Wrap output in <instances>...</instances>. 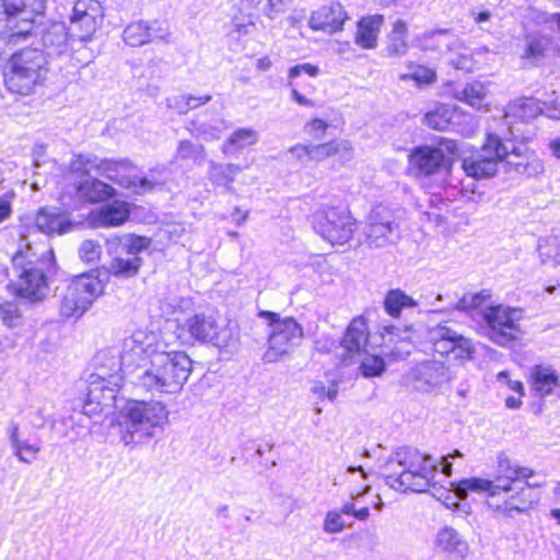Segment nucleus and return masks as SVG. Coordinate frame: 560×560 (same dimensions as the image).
<instances>
[{
  "instance_id": "obj_46",
  "label": "nucleus",
  "mask_w": 560,
  "mask_h": 560,
  "mask_svg": "<svg viewBox=\"0 0 560 560\" xmlns=\"http://www.w3.org/2000/svg\"><path fill=\"white\" fill-rule=\"evenodd\" d=\"M452 34L450 30L440 28L431 32H425L419 38L420 46L424 50L441 51L444 48L450 49Z\"/></svg>"
},
{
  "instance_id": "obj_6",
  "label": "nucleus",
  "mask_w": 560,
  "mask_h": 560,
  "mask_svg": "<svg viewBox=\"0 0 560 560\" xmlns=\"http://www.w3.org/2000/svg\"><path fill=\"white\" fill-rule=\"evenodd\" d=\"M47 72L44 51L31 47L23 48L12 55L4 72V84L11 93L28 95L44 82Z\"/></svg>"
},
{
  "instance_id": "obj_57",
  "label": "nucleus",
  "mask_w": 560,
  "mask_h": 560,
  "mask_svg": "<svg viewBox=\"0 0 560 560\" xmlns=\"http://www.w3.org/2000/svg\"><path fill=\"white\" fill-rule=\"evenodd\" d=\"M538 252L542 264L553 261L555 265H560L556 259L557 257H560V252L557 249L556 238L539 241Z\"/></svg>"
},
{
  "instance_id": "obj_20",
  "label": "nucleus",
  "mask_w": 560,
  "mask_h": 560,
  "mask_svg": "<svg viewBox=\"0 0 560 560\" xmlns=\"http://www.w3.org/2000/svg\"><path fill=\"white\" fill-rule=\"evenodd\" d=\"M539 487V483H530L525 481L524 486L505 493L508 497L502 504H493L488 502V505L493 509L494 513L503 517H514V514L525 513L533 508L537 502V497L534 494L533 489Z\"/></svg>"
},
{
  "instance_id": "obj_47",
  "label": "nucleus",
  "mask_w": 560,
  "mask_h": 560,
  "mask_svg": "<svg viewBox=\"0 0 560 560\" xmlns=\"http://www.w3.org/2000/svg\"><path fill=\"white\" fill-rule=\"evenodd\" d=\"M409 72L401 73L399 80L407 82L412 80L418 86L431 85L436 82V71L432 68L422 65H415L413 62L408 63Z\"/></svg>"
},
{
  "instance_id": "obj_53",
  "label": "nucleus",
  "mask_w": 560,
  "mask_h": 560,
  "mask_svg": "<svg viewBox=\"0 0 560 560\" xmlns=\"http://www.w3.org/2000/svg\"><path fill=\"white\" fill-rule=\"evenodd\" d=\"M0 320L8 328H15L23 324V315L14 302L0 304Z\"/></svg>"
},
{
  "instance_id": "obj_13",
  "label": "nucleus",
  "mask_w": 560,
  "mask_h": 560,
  "mask_svg": "<svg viewBox=\"0 0 560 560\" xmlns=\"http://www.w3.org/2000/svg\"><path fill=\"white\" fill-rule=\"evenodd\" d=\"M363 236L369 248H384L398 243L401 233L396 213L383 205L373 207L366 217Z\"/></svg>"
},
{
  "instance_id": "obj_19",
  "label": "nucleus",
  "mask_w": 560,
  "mask_h": 560,
  "mask_svg": "<svg viewBox=\"0 0 560 560\" xmlns=\"http://www.w3.org/2000/svg\"><path fill=\"white\" fill-rule=\"evenodd\" d=\"M140 336L135 335L126 338L119 357L122 366H125L126 380L135 386H138L140 371L149 365L151 353L155 352L149 349L150 346H144L143 341L139 339Z\"/></svg>"
},
{
  "instance_id": "obj_30",
  "label": "nucleus",
  "mask_w": 560,
  "mask_h": 560,
  "mask_svg": "<svg viewBox=\"0 0 560 560\" xmlns=\"http://www.w3.org/2000/svg\"><path fill=\"white\" fill-rule=\"evenodd\" d=\"M530 384L534 396L544 398L560 386L559 375L550 365L537 364L530 369Z\"/></svg>"
},
{
  "instance_id": "obj_23",
  "label": "nucleus",
  "mask_w": 560,
  "mask_h": 560,
  "mask_svg": "<svg viewBox=\"0 0 560 560\" xmlns=\"http://www.w3.org/2000/svg\"><path fill=\"white\" fill-rule=\"evenodd\" d=\"M95 371L90 374L88 383L107 382L112 385H120L125 376V366L120 359L108 352H98L95 358Z\"/></svg>"
},
{
  "instance_id": "obj_10",
  "label": "nucleus",
  "mask_w": 560,
  "mask_h": 560,
  "mask_svg": "<svg viewBox=\"0 0 560 560\" xmlns=\"http://www.w3.org/2000/svg\"><path fill=\"white\" fill-rule=\"evenodd\" d=\"M104 280L101 271L97 276L82 273L74 277L67 285L60 302V315L66 318L81 317L104 292Z\"/></svg>"
},
{
  "instance_id": "obj_62",
  "label": "nucleus",
  "mask_w": 560,
  "mask_h": 560,
  "mask_svg": "<svg viewBox=\"0 0 560 560\" xmlns=\"http://www.w3.org/2000/svg\"><path fill=\"white\" fill-rule=\"evenodd\" d=\"M306 127L311 128V132H313V137L315 139H322L325 135L326 129L328 128V124L319 118H315L310 121Z\"/></svg>"
},
{
  "instance_id": "obj_33",
  "label": "nucleus",
  "mask_w": 560,
  "mask_h": 560,
  "mask_svg": "<svg viewBox=\"0 0 560 560\" xmlns=\"http://www.w3.org/2000/svg\"><path fill=\"white\" fill-rule=\"evenodd\" d=\"M483 149L485 151L493 152L501 162H506L509 159H520L522 155L535 153L523 143H503L502 140L494 135L488 136L487 141L483 144Z\"/></svg>"
},
{
  "instance_id": "obj_1",
  "label": "nucleus",
  "mask_w": 560,
  "mask_h": 560,
  "mask_svg": "<svg viewBox=\"0 0 560 560\" xmlns=\"http://www.w3.org/2000/svg\"><path fill=\"white\" fill-rule=\"evenodd\" d=\"M9 280L16 295L31 302L43 301L49 291V280L57 272L52 249L38 253L30 243L11 258Z\"/></svg>"
},
{
  "instance_id": "obj_50",
  "label": "nucleus",
  "mask_w": 560,
  "mask_h": 560,
  "mask_svg": "<svg viewBox=\"0 0 560 560\" xmlns=\"http://www.w3.org/2000/svg\"><path fill=\"white\" fill-rule=\"evenodd\" d=\"M485 95L483 84L477 81L466 84L462 91L457 92V97L472 107H480Z\"/></svg>"
},
{
  "instance_id": "obj_38",
  "label": "nucleus",
  "mask_w": 560,
  "mask_h": 560,
  "mask_svg": "<svg viewBox=\"0 0 560 560\" xmlns=\"http://www.w3.org/2000/svg\"><path fill=\"white\" fill-rule=\"evenodd\" d=\"M243 171L238 164H221L214 161L209 162L208 179L215 186H222L226 190H232L235 176Z\"/></svg>"
},
{
  "instance_id": "obj_16",
  "label": "nucleus",
  "mask_w": 560,
  "mask_h": 560,
  "mask_svg": "<svg viewBox=\"0 0 560 560\" xmlns=\"http://www.w3.org/2000/svg\"><path fill=\"white\" fill-rule=\"evenodd\" d=\"M451 370L436 360H425L412 366L404 375V384L415 390L429 393L452 380Z\"/></svg>"
},
{
  "instance_id": "obj_27",
  "label": "nucleus",
  "mask_w": 560,
  "mask_h": 560,
  "mask_svg": "<svg viewBox=\"0 0 560 560\" xmlns=\"http://www.w3.org/2000/svg\"><path fill=\"white\" fill-rule=\"evenodd\" d=\"M165 32L156 21L149 23L137 21L130 23L122 32L124 42L131 47H141L155 38L163 39Z\"/></svg>"
},
{
  "instance_id": "obj_48",
  "label": "nucleus",
  "mask_w": 560,
  "mask_h": 560,
  "mask_svg": "<svg viewBox=\"0 0 560 560\" xmlns=\"http://www.w3.org/2000/svg\"><path fill=\"white\" fill-rule=\"evenodd\" d=\"M175 159L192 161L197 165H202L206 161V150L203 145L195 144L189 140H182L177 145Z\"/></svg>"
},
{
  "instance_id": "obj_59",
  "label": "nucleus",
  "mask_w": 560,
  "mask_h": 560,
  "mask_svg": "<svg viewBox=\"0 0 560 560\" xmlns=\"http://www.w3.org/2000/svg\"><path fill=\"white\" fill-rule=\"evenodd\" d=\"M345 522L338 511H329L324 522L326 533H339L345 528Z\"/></svg>"
},
{
  "instance_id": "obj_36",
  "label": "nucleus",
  "mask_w": 560,
  "mask_h": 560,
  "mask_svg": "<svg viewBox=\"0 0 560 560\" xmlns=\"http://www.w3.org/2000/svg\"><path fill=\"white\" fill-rule=\"evenodd\" d=\"M334 155H340L345 161L351 160V143L348 140H332L317 145L311 144L312 161H323Z\"/></svg>"
},
{
  "instance_id": "obj_31",
  "label": "nucleus",
  "mask_w": 560,
  "mask_h": 560,
  "mask_svg": "<svg viewBox=\"0 0 560 560\" xmlns=\"http://www.w3.org/2000/svg\"><path fill=\"white\" fill-rule=\"evenodd\" d=\"M225 128V122L220 117L214 118L211 121H207L206 113L197 115L186 124V129L191 133V136L201 138L205 141L219 139Z\"/></svg>"
},
{
  "instance_id": "obj_2",
  "label": "nucleus",
  "mask_w": 560,
  "mask_h": 560,
  "mask_svg": "<svg viewBox=\"0 0 560 560\" xmlns=\"http://www.w3.org/2000/svg\"><path fill=\"white\" fill-rule=\"evenodd\" d=\"M386 466L390 470L385 477L386 485L405 492H425L434 486L433 479L439 471L438 463L431 455L421 454L410 446L397 448Z\"/></svg>"
},
{
  "instance_id": "obj_9",
  "label": "nucleus",
  "mask_w": 560,
  "mask_h": 560,
  "mask_svg": "<svg viewBox=\"0 0 560 560\" xmlns=\"http://www.w3.org/2000/svg\"><path fill=\"white\" fill-rule=\"evenodd\" d=\"M258 317L266 319L270 327L265 361L276 362L301 343L303 328L293 317H281L271 311H260Z\"/></svg>"
},
{
  "instance_id": "obj_45",
  "label": "nucleus",
  "mask_w": 560,
  "mask_h": 560,
  "mask_svg": "<svg viewBox=\"0 0 560 560\" xmlns=\"http://www.w3.org/2000/svg\"><path fill=\"white\" fill-rule=\"evenodd\" d=\"M258 141L257 131L250 128H240L235 130L229 139L222 144V152L226 156L233 155V148H245L255 144Z\"/></svg>"
},
{
  "instance_id": "obj_35",
  "label": "nucleus",
  "mask_w": 560,
  "mask_h": 560,
  "mask_svg": "<svg viewBox=\"0 0 560 560\" xmlns=\"http://www.w3.org/2000/svg\"><path fill=\"white\" fill-rule=\"evenodd\" d=\"M525 48L521 57L530 65L538 66L547 56L551 46V38L540 33H530L525 36Z\"/></svg>"
},
{
  "instance_id": "obj_18",
  "label": "nucleus",
  "mask_w": 560,
  "mask_h": 560,
  "mask_svg": "<svg viewBox=\"0 0 560 560\" xmlns=\"http://www.w3.org/2000/svg\"><path fill=\"white\" fill-rule=\"evenodd\" d=\"M25 221L27 234L40 232L46 235H62L73 228L68 214L55 207H43L33 217H26Z\"/></svg>"
},
{
  "instance_id": "obj_8",
  "label": "nucleus",
  "mask_w": 560,
  "mask_h": 560,
  "mask_svg": "<svg viewBox=\"0 0 560 560\" xmlns=\"http://www.w3.org/2000/svg\"><path fill=\"white\" fill-rule=\"evenodd\" d=\"M498 468L493 480L479 477L462 479L453 483L458 498L465 499L469 492L487 493L489 497H495L503 493H510L520 485L518 465L514 464L504 453L497 456Z\"/></svg>"
},
{
  "instance_id": "obj_39",
  "label": "nucleus",
  "mask_w": 560,
  "mask_h": 560,
  "mask_svg": "<svg viewBox=\"0 0 560 560\" xmlns=\"http://www.w3.org/2000/svg\"><path fill=\"white\" fill-rule=\"evenodd\" d=\"M142 265L141 257H125L117 254L109 262L107 270L103 272V276L105 278L109 275L122 279L133 278L139 273Z\"/></svg>"
},
{
  "instance_id": "obj_3",
  "label": "nucleus",
  "mask_w": 560,
  "mask_h": 560,
  "mask_svg": "<svg viewBox=\"0 0 560 560\" xmlns=\"http://www.w3.org/2000/svg\"><path fill=\"white\" fill-rule=\"evenodd\" d=\"M168 421L165 405L160 401L131 400L113 424L125 445L145 444L161 435Z\"/></svg>"
},
{
  "instance_id": "obj_44",
  "label": "nucleus",
  "mask_w": 560,
  "mask_h": 560,
  "mask_svg": "<svg viewBox=\"0 0 560 560\" xmlns=\"http://www.w3.org/2000/svg\"><path fill=\"white\" fill-rule=\"evenodd\" d=\"M212 100L209 94L195 96L191 94L173 95L166 98L167 108L174 109L179 115H185L189 110L196 109Z\"/></svg>"
},
{
  "instance_id": "obj_26",
  "label": "nucleus",
  "mask_w": 560,
  "mask_h": 560,
  "mask_svg": "<svg viewBox=\"0 0 560 560\" xmlns=\"http://www.w3.org/2000/svg\"><path fill=\"white\" fill-rule=\"evenodd\" d=\"M72 38L67 26L62 22H52L45 25L40 32V43L45 56L58 57L63 55Z\"/></svg>"
},
{
  "instance_id": "obj_58",
  "label": "nucleus",
  "mask_w": 560,
  "mask_h": 560,
  "mask_svg": "<svg viewBox=\"0 0 560 560\" xmlns=\"http://www.w3.org/2000/svg\"><path fill=\"white\" fill-rule=\"evenodd\" d=\"M39 446L23 441L22 443H20L18 448L13 450V453L20 462L31 464L33 460H35L36 455L39 453Z\"/></svg>"
},
{
  "instance_id": "obj_24",
  "label": "nucleus",
  "mask_w": 560,
  "mask_h": 560,
  "mask_svg": "<svg viewBox=\"0 0 560 560\" xmlns=\"http://www.w3.org/2000/svg\"><path fill=\"white\" fill-rule=\"evenodd\" d=\"M348 19L343 7L339 2H331L329 5H323L314 11L310 18V27L315 31H323L334 34L342 30L345 21Z\"/></svg>"
},
{
  "instance_id": "obj_56",
  "label": "nucleus",
  "mask_w": 560,
  "mask_h": 560,
  "mask_svg": "<svg viewBox=\"0 0 560 560\" xmlns=\"http://www.w3.org/2000/svg\"><path fill=\"white\" fill-rule=\"evenodd\" d=\"M78 255L81 260L93 264L100 260L102 247L96 241L85 240L79 246Z\"/></svg>"
},
{
  "instance_id": "obj_49",
  "label": "nucleus",
  "mask_w": 560,
  "mask_h": 560,
  "mask_svg": "<svg viewBox=\"0 0 560 560\" xmlns=\"http://www.w3.org/2000/svg\"><path fill=\"white\" fill-rule=\"evenodd\" d=\"M72 38L78 37L79 40L85 42L90 39L96 30V18L94 14H83L82 19L70 23Z\"/></svg>"
},
{
  "instance_id": "obj_21",
  "label": "nucleus",
  "mask_w": 560,
  "mask_h": 560,
  "mask_svg": "<svg viewBox=\"0 0 560 560\" xmlns=\"http://www.w3.org/2000/svg\"><path fill=\"white\" fill-rule=\"evenodd\" d=\"M435 555L448 560H465L469 553V544L455 528L444 526L440 528L433 541Z\"/></svg>"
},
{
  "instance_id": "obj_37",
  "label": "nucleus",
  "mask_w": 560,
  "mask_h": 560,
  "mask_svg": "<svg viewBox=\"0 0 560 560\" xmlns=\"http://www.w3.org/2000/svg\"><path fill=\"white\" fill-rule=\"evenodd\" d=\"M130 217L129 206L125 201L115 200L98 210L97 222L101 226H119Z\"/></svg>"
},
{
  "instance_id": "obj_12",
  "label": "nucleus",
  "mask_w": 560,
  "mask_h": 560,
  "mask_svg": "<svg viewBox=\"0 0 560 560\" xmlns=\"http://www.w3.org/2000/svg\"><path fill=\"white\" fill-rule=\"evenodd\" d=\"M183 329L195 340L218 348H234L238 340L235 329L224 320L220 322L213 314H195L185 322Z\"/></svg>"
},
{
  "instance_id": "obj_34",
  "label": "nucleus",
  "mask_w": 560,
  "mask_h": 560,
  "mask_svg": "<svg viewBox=\"0 0 560 560\" xmlns=\"http://www.w3.org/2000/svg\"><path fill=\"white\" fill-rule=\"evenodd\" d=\"M383 20V15H373L361 19L358 22L355 44L364 49L375 48Z\"/></svg>"
},
{
  "instance_id": "obj_17",
  "label": "nucleus",
  "mask_w": 560,
  "mask_h": 560,
  "mask_svg": "<svg viewBox=\"0 0 560 560\" xmlns=\"http://www.w3.org/2000/svg\"><path fill=\"white\" fill-rule=\"evenodd\" d=\"M133 167L135 165L128 159H100L93 154L75 155L70 164L72 173L91 177V172L96 171L97 175L104 176L112 182L117 180L119 173L130 171Z\"/></svg>"
},
{
  "instance_id": "obj_61",
  "label": "nucleus",
  "mask_w": 560,
  "mask_h": 560,
  "mask_svg": "<svg viewBox=\"0 0 560 560\" xmlns=\"http://www.w3.org/2000/svg\"><path fill=\"white\" fill-rule=\"evenodd\" d=\"M498 381L504 382L512 390L516 392L520 397L525 395L523 383L511 380L506 371H502L498 374Z\"/></svg>"
},
{
  "instance_id": "obj_41",
  "label": "nucleus",
  "mask_w": 560,
  "mask_h": 560,
  "mask_svg": "<svg viewBox=\"0 0 560 560\" xmlns=\"http://www.w3.org/2000/svg\"><path fill=\"white\" fill-rule=\"evenodd\" d=\"M407 24L402 20L396 21L392 32L388 34V43L385 48L387 57L400 58L407 54Z\"/></svg>"
},
{
  "instance_id": "obj_4",
  "label": "nucleus",
  "mask_w": 560,
  "mask_h": 560,
  "mask_svg": "<svg viewBox=\"0 0 560 560\" xmlns=\"http://www.w3.org/2000/svg\"><path fill=\"white\" fill-rule=\"evenodd\" d=\"M192 371V361L183 351L152 352L149 365L140 371L138 387L151 393L180 390Z\"/></svg>"
},
{
  "instance_id": "obj_52",
  "label": "nucleus",
  "mask_w": 560,
  "mask_h": 560,
  "mask_svg": "<svg viewBox=\"0 0 560 560\" xmlns=\"http://www.w3.org/2000/svg\"><path fill=\"white\" fill-rule=\"evenodd\" d=\"M360 362V372L364 377L380 376L385 371V362L382 357L375 354L362 353Z\"/></svg>"
},
{
  "instance_id": "obj_15",
  "label": "nucleus",
  "mask_w": 560,
  "mask_h": 560,
  "mask_svg": "<svg viewBox=\"0 0 560 560\" xmlns=\"http://www.w3.org/2000/svg\"><path fill=\"white\" fill-rule=\"evenodd\" d=\"M428 338L433 350L441 355H452L454 360H471L476 352L472 341L445 325L429 328Z\"/></svg>"
},
{
  "instance_id": "obj_43",
  "label": "nucleus",
  "mask_w": 560,
  "mask_h": 560,
  "mask_svg": "<svg viewBox=\"0 0 560 560\" xmlns=\"http://www.w3.org/2000/svg\"><path fill=\"white\" fill-rule=\"evenodd\" d=\"M505 163L509 166V171H514L527 177H535L545 170L542 161L536 153L522 155L520 159H509Z\"/></svg>"
},
{
  "instance_id": "obj_32",
  "label": "nucleus",
  "mask_w": 560,
  "mask_h": 560,
  "mask_svg": "<svg viewBox=\"0 0 560 560\" xmlns=\"http://www.w3.org/2000/svg\"><path fill=\"white\" fill-rule=\"evenodd\" d=\"M77 192L81 199L96 203L112 198L115 189L95 177H85L78 183Z\"/></svg>"
},
{
  "instance_id": "obj_55",
  "label": "nucleus",
  "mask_w": 560,
  "mask_h": 560,
  "mask_svg": "<svg viewBox=\"0 0 560 560\" xmlns=\"http://www.w3.org/2000/svg\"><path fill=\"white\" fill-rule=\"evenodd\" d=\"M114 183H117L121 186H125L127 188H135V191L138 194H143L147 191H151L155 188L156 183L148 179L147 177H125L119 174L117 177V180H114Z\"/></svg>"
},
{
  "instance_id": "obj_29",
  "label": "nucleus",
  "mask_w": 560,
  "mask_h": 560,
  "mask_svg": "<svg viewBox=\"0 0 560 560\" xmlns=\"http://www.w3.org/2000/svg\"><path fill=\"white\" fill-rule=\"evenodd\" d=\"M500 159L493 152L485 151L483 147L481 152L463 161V170L465 173L474 178H489L498 172V163Z\"/></svg>"
},
{
  "instance_id": "obj_40",
  "label": "nucleus",
  "mask_w": 560,
  "mask_h": 560,
  "mask_svg": "<svg viewBox=\"0 0 560 560\" xmlns=\"http://www.w3.org/2000/svg\"><path fill=\"white\" fill-rule=\"evenodd\" d=\"M108 243H117L119 248L118 255L125 257H140L142 252L149 249L152 244V240L150 237L136 234H124L110 238Z\"/></svg>"
},
{
  "instance_id": "obj_22",
  "label": "nucleus",
  "mask_w": 560,
  "mask_h": 560,
  "mask_svg": "<svg viewBox=\"0 0 560 560\" xmlns=\"http://www.w3.org/2000/svg\"><path fill=\"white\" fill-rule=\"evenodd\" d=\"M369 332L366 322L362 317L351 320L340 342L343 349L342 363L349 365L355 355L361 357L368 343Z\"/></svg>"
},
{
  "instance_id": "obj_14",
  "label": "nucleus",
  "mask_w": 560,
  "mask_h": 560,
  "mask_svg": "<svg viewBox=\"0 0 560 560\" xmlns=\"http://www.w3.org/2000/svg\"><path fill=\"white\" fill-rule=\"evenodd\" d=\"M317 234L331 244H345L355 231V220L347 209L323 206L313 214Z\"/></svg>"
},
{
  "instance_id": "obj_42",
  "label": "nucleus",
  "mask_w": 560,
  "mask_h": 560,
  "mask_svg": "<svg viewBox=\"0 0 560 560\" xmlns=\"http://www.w3.org/2000/svg\"><path fill=\"white\" fill-rule=\"evenodd\" d=\"M544 113V105L537 100L532 97H525L515 101L508 106L506 118H518L523 121L534 119L538 115Z\"/></svg>"
},
{
  "instance_id": "obj_60",
  "label": "nucleus",
  "mask_w": 560,
  "mask_h": 560,
  "mask_svg": "<svg viewBox=\"0 0 560 560\" xmlns=\"http://www.w3.org/2000/svg\"><path fill=\"white\" fill-rule=\"evenodd\" d=\"M289 152L292 154L293 158H295L298 161L302 163H307L311 160V144L310 145H303V144H296L289 149Z\"/></svg>"
},
{
  "instance_id": "obj_28",
  "label": "nucleus",
  "mask_w": 560,
  "mask_h": 560,
  "mask_svg": "<svg viewBox=\"0 0 560 560\" xmlns=\"http://www.w3.org/2000/svg\"><path fill=\"white\" fill-rule=\"evenodd\" d=\"M443 295L438 294L434 302H430L428 296L421 295L420 300H416L412 296L406 294L400 289L389 290L384 298V308L392 317H399L404 308L416 307L419 305L423 306H435L436 301H442Z\"/></svg>"
},
{
  "instance_id": "obj_54",
  "label": "nucleus",
  "mask_w": 560,
  "mask_h": 560,
  "mask_svg": "<svg viewBox=\"0 0 560 560\" xmlns=\"http://www.w3.org/2000/svg\"><path fill=\"white\" fill-rule=\"evenodd\" d=\"M490 296L487 290L477 293H466L452 307L457 311L467 312L481 306Z\"/></svg>"
},
{
  "instance_id": "obj_63",
  "label": "nucleus",
  "mask_w": 560,
  "mask_h": 560,
  "mask_svg": "<svg viewBox=\"0 0 560 560\" xmlns=\"http://www.w3.org/2000/svg\"><path fill=\"white\" fill-rule=\"evenodd\" d=\"M19 430H20V425L18 422L15 421H10L9 423V427L7 429V434H8V439H9V442L11 444V447L14 450V448H18V446L20 445V443H22L23 441L20 440L19 438Z\"/></svg>"
},
{
  "instance_id": "obj_64",
  "label": "nucleus",
  "mask_w": 560,
  "mask_h": 560,
  "mask_svg": "<svg viewBox=\"0 0 560 560\" xmlns=\"http://www.w3.org/2000/svg\"><path fill=\"white\" fill-rule=\"evenodd\" d=\"M544 105V113L542 115H546L550 119H560V103L553 102V103H542Z\"/></svg>"
},
{
  "instance_id": "obj_7",
  "label": "nucleus",
  "mask_w": 560,
  "mask_h": 560,
  "mask_svg": "<svg viewBox=\"0 0 560 560\" xmlns=\"http://www.w3.org/2000/svg\"><path fill=\"white\" fill-rule=\"evenodd\" d=\"M458 152L456 141L442 139L439 147L419 145L412 149L409 154V164L415 177L425 179L436 177L439 186L446 183L454 158Z\"/></svg>"
},
{
  "instance_id": "obj_25",
  "label": "nucleus",
  "mask_w": 560,
  "mask_h": 560,
  "mask_svg": "<svg viewBox=\"0 0 560 560\" xmlns=\"http://www.w3.org/2000/svg\"><path fill=\"white\" fill-rule=\"evenodd\" d=\"M120 385H112L107 382L88 383L86 399L83 406L85 415L101 413L105 408L115 404L116 393Z\"/></svg>"
},
{
  "instance_id": "obj_11",
  "label": "nucleus",
  "mask_w": 560,
  "mask_h": 560,
  "mask_svg": "<svg viewBox=\"0 0 560 560\" xmlns=\"http://www.w3.org/2000/svg\"><path fill=\"white\" fill-rule=\"evenodd\" d=\"M523 310L503 304L489 305L482 310L485 335L495 345L506 347L518 339L522 332L518 322Z\"/></svg>"
},
{
  "instance_id": "obj_51",
  "label": "nucleus",
  "mask_w": 560,
  "mask_h": 560,
  "mask_svg": "<svg viewBox=\"0 0 560 560\" xmlns=\"http://www.w3.org/2000/svg\"><path fill=\"white\" fill-rule=\"evenodd\" d=\"M452 113L446 106H440L434 112H429L424 116V122L428 127L435 130H446L451 125Z\"/></svg>"
},
{
  "instance_id": "obj_5",
  "label": "nucleus",
  "mask_w": 560,
  "mask_h": 560,
  "mask_svg": "<svg viewBox=\"0 0 560 560\" xmlns=\"http://www.w3.org/2000/svg\"><path fill=\"white\" fill-rule=\"evenodd\" d=\"M45 9V0H0V46L32 36Z\"/></svg>"
}]
</instances>
